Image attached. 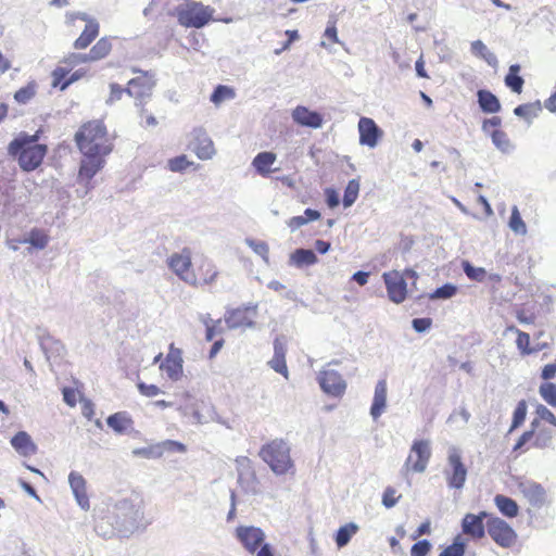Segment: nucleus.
I'll use <instances>...</instances> for the list:
<instances>
[{
    "label": "nucleus",
    "instance_id": "0eeeda50",
    "mask_svg": "<svg viewBox=\"0 0 556 556\" xmlns=\"http://www.w3.org/2000/svg\"><path fill=\"white\" fill-rule=\"evenodd\" d=\"M236 538L243 547L256 556H275L273 547L265 543V533L253 526H239L236 529Z\"/></svg>",
    "mask_w": 556,
    "mask_h": 556
},
{
    "label": "nucleus",
    "instance_id": "423d86ee",
    "mask_svg": "<svg viewBox=\"0 0 556 556\" xmlns=\"http://www.w3.org/2000/svg\"><path fill=\"white\" fill-rule=\"evenodd\" d=\"M80 63V54L70 53L65 58L60 61V65H58L51 73V85L53 88H59L60 90H65L70 85L79 80L85 76L86 71L77 70L74 73H71L73 68Z\"/></svg>",
    "mask_w": 556,
    "mask_h": 556
},
{
    "label": "nucleus",
    "instance_id": "ddd939ff",
    "mask_svg": "<svg viewBox=\"0 0 556 556\" xmlns=\"http://www.w3.org/2000/svg\"><path fill=\"white\" fill-rule=\"evenodd\" d=\"M431 457V450L428 440H415L410 452L403 466L405 475L408 472L421 473L426 470Z\"/></svg>",
    "mask_w": 556,
    "mask_h": 556
},
{
    "label": "nucleus",
    "instance_id": "7c9ffc66",
    "mask_svg": "<svg viewBox=\"0 0 556 556\" xmlns=\"http://www.w3.org/2000/svg\"><path fill=\"white\" fill-rule=\"evenodd\" d=\"M477 97L479 106L484 113H497L501 110L498 99L491 91L481 89Z\"/></svg>",
    "mask_w": 556,
    "mask_h": 556
},
{
    "label": "nucleus",
    "instance_id": "c9c22d12",
    "mask_svg": "<svg viewBox=\"0 0 556 556\" xmlns=\"http://www.w3.org/2000/svg\"><path fill=\"white\" fill-rule=\"evenodd\" d=\"M38 91V84L36 80L28 81L25 86L21 87L14 93V100L20 104H27L33 100Z\"/></svg>",
    "mask_w": 556,
    "mask_h": 556
},
{
    "label": "nucleus",
    "instance_id": "a19ab883",
    "mask_svg": "<svg viewBox=\"0 0 556 556\" xmlns=\"http://www.w3.org/2000/svg\"><path fill=\"white\" fill-rule=\"evenodd\" d=\"M235 98V90L231 87L225 85H218L211 96V101L215 105L222 104L226 100Z\"/></svg>",
    "mask_w": 556,
    "mask_h": 556
},
{
    "label": "nucleus",
    "instance_id": "a211bd4d",
    "mask_svg": "<svg viewBox=\"0 0 556 556\" xmlns=\"http://www.w3.org/2000/svg\"><path fill=\"white\" fill-rule=\"evenodd\" d=\"M318 382L325 393L337 397L342 396L346 389L345 381L336 370H321Z\"/></svg>",
    "mask_w": 556,
    "mask_h": 556
},
{
    "label": "nucleus",
    "instance_id": "c03bdc74",
    "mask_svg": "<svg viewBox=\"0 0 556 556\" xmlns=\"http://www.w3.org/2000/svg\"><path fill=\"white\" fill-rule=\"evenodd\" d=\"M156 448L159 450L156 453L157 456H161L164 452L185 453L187 451L185 444L174 440H165L157 444Z\"/></svg>",
    "mask_w": 556,
    "mask_h": 556
},
{
    "label": "nucleus",
    "instance_id": "09e8293b",
    "mask_svg": "<svg viewBox=\"0 0 556 556\" xmlns=\"http://www.w3.org/2000/svg\"><path fill=\"white\" fill-rule=\"evenodd\" d=\"M527 408L528 406L525 400L518 402L514 410L513 422L509 429L510 432L525 422L527 416Z\"/></svg>",
    "mask_w": 556,
    "mask_h": 556
},
{
    "label": "nucleus",
    "instance_id": "f3484780",
    "mask_svg": "<svg viewBox=\"0 0 556 556\" xmlns=\"http://www.w3.org/2000/svg\"><path fill=\"white\" fill-rule=\"evenodd\" d=\"M192 263V251L189 248H184L167 258L168 268L184 282H186V277L190 273Z\"/></svg>",
    "mask_w": 556,
    "mask_h": 556
},
{
    "label": "nucleus",
    "instance_id": "f257e3e1",
    "mask_svg": "<svg viewBox=\"0 0 556 556\" xmlns=\"http://www.w3.org/2000/svg\"><path fill=\"white\" fill-rule=\"evenodd\" d=\"M74 140L81 153L77 181L88 186L102 170L106 156L114 150L113 138L102 121L92 119L81 124Z\"/></svg>",
    "mask_w": 556,
    "mask_h": 556
},
{
    "label": "nucleus",
    "instance_id": "0e129e2a",
    "mask_svg": "<svg viewBox=\"0 0 556 556\" xmlns=\"http://www.w3.org/2000/svg\"><path fill=\"white\" fill-rule=\"evenodd\" d=\"M413 328L417 331V332H424L426 330H428L431 325H432V319L431 318H415L413 319Z\"/></svg>",
    "mask_w": 556,
    "mask_h": 556
},
{
    "label": "nucleus",
    "instance_id": "20e7f679",
    "mask_svg": "<svg viewBox=\"0 0 556 556\" xmlns=\"http://www.w3.org/2000/svg\"><path fill=\"white\" fill-rule=\"evenodd\" d=\"M214 10L201 2L188 0L174 10L178 23L187 28H201L213 17Z\"/></svg>",
    "mask_w": 556,
    "mask_h": 556
},
{
    "label": "nucleus",
    "instance_id": "338daca9",
    "mask_svg": "<svg viewBox=\"0 0 556 556\" xmlns=\"http://www.w3.org/2000/svg\"><path fill=\"white\" fill-rule=\"evenodd\" d=\"M556 375V364H547L542 369V378L545 380L554 378Z\"/></svg>",
    "mask_w": 556,
    "mask_h": 556
},
{
    "label": "nucleus",
    "instance_id": "39448f33",
    "mask_svg": "<svg viewBox=\"0 0 556 556\" xmlns=\"http://www.w3.org/2000/svg\"><path fill=\"white\" fill-rule=\"evenodd\" d=\"M555 432L556 428L547 427L545 424L540 422V420H532L531 429L520 435L514 446V452L521 454L531 447H549Z\"/></svg>",
    "mask_w": 556,
    "mask_h": 556
},
{
    "label": "nucleus",
    "instance_id": "680f3d73",
    "mask_svg": "<svg viewBox=\"0 0 556 556\" xmlns=\"http://www.w3.org/2000/svg\"><path fill=\"white\" fill-rule=\"evenodd\" d=\"M324 36H325V38L328 39V41L331 45H334V43L339 42L336 21H329L328 22V25H327V27L325 29Z\"/></svg>",
    "mask_w": 556,
    "mask_h": 556
},
{
    "label": "nucleus",
    "instance_id": "412c9836",
    "mask_svg": "<svg viewBox=\"0 0 556 556\" xmlns=\"http://www.w3.org/2000/svg\"><path fill=\"white\" fill-rule=\"evenodd\" d=\"M192 138L190 148L200 160H211L215 155L214 143L203 129H194Z\"/></svg>",
    "mask_w": 556,
    "mask_h": 556
},
{
    "label": "nucleus",
    "instance_id": "473e14b6",
    "mask_svg": "<svg viewBox=\"0 0 556 556\" xmlns=\"http://www.w3.org/2000/svg\"><path fill=\"white\" fill-rule=\"evenodd\" d=\"M106 424L114 431L123 433L132 427L134 421L127 413L118 412L109 416Z\"/></svg>",
    "mask_w": 556,
    "mask_h": 556
},
{
    "label": "nucleus",
    "instance_id": "dca6fc26",
    "mask_svg": "<svg viewBox=\"0 0 556 556\" xmlns=\"http://www.w3.org/2000/svg\"><path fill=\"white\" fill-rule=\"evenodd\" d=\"M501 118L498 116H493L488 118L482 124L483 131L490 134L493 143L495 147L504 153H508L513 151L514 144L511 143L507 134L500 128Z\"/></svg>",
    "mask_w": 556,
    "mask_h": 556
},
{
    "label": "nucleus",
    "instance_id": "69168bd1",
    "mask_svg": "<svg viewBox=\"0 0 556 556\" xmlns=\"http://www.w3.org/2000/svg\"><path fill=\"white\" fill-rule=\"evenodd\" d=\"M431 531V522L429 520L422 522L416 531L413 533L412 539L417 540L418 538L429 534Z\"/></svg>",
    "mask_w": 556,
    "mask_h": 556
},
{
    "label": "nucleus",
    "instance_id": "8fccbe9b",
    "mask_svg": "<svg viewBox=\"0 0 556 556\" xmlns=\"http://www.w3.org/2000/svg\"><path fill=\"white\" fill-rule=\"evenodd\" d=\"M220 319L217 320H205V340L212 341L217 334L223 332V328L220 327Z\"/></svg>",
    "mask_w": 556,
    "mask_h": 556
},
{
    "label": "nucleus",
    "instance_id": "a878e982",
    "mask_svg": "<svg viewBox=\"0 0 556 556\" xmlns=\"http://www.w3.org/2000/svg\"><path fill=\"white\" fill-rule=\"evenodd\" d=\"M276 160L277 155L274 152H260L253 159L252 166L262 177H269L271 173L279 170V168H273Z\"/></svg>",
    "mask_w": 556,
    "mask_h": 556
},
{
    "label": "nucleus",
    "instance_id": "5701e85b",
    "mask_svg": "<svg viewBox=\"0 0 556 556\" xmlns=\"http://www.w3.org/2000/svg\"><path fill=\"white\" fill-rule=\"evenodd\" d=\"M292 118L298 125L311 128H319L324 122L321 114L311 111L304 105H298L292 111Z\"/></svg>",
    "mask_w": 556,
    "mask_h": 556
},
{
    "label": "nucleus",
    "instance_id": "2f4dec72",
    "mask_svg": "<svg viewBox=\"0 0 556 556\" xmlns=\"http://www.w3.org/2000/svg\"><path fill=\"white\" fill-rule=\"evenodd\" d=\"M494 503L503 516L508 518H515L518 516L519 506L513 498L503 494H497L494 497Z\"/></svg>",
    "mask_w": 556,
    "mask_h": 556
},
{
    "label": "nucleus",
    "instance_id": "864d4df0",
    "mask_svg": "<svg viewBox=\"0 0 556 556\" xmlns=\"http://www.w3.org/2000/svg\"><path fill=\"white\" fill-rule=\"evenodd\" d=\"M509 226L517 233L526 232V224L523 223L520 213L516 207L511 211Z\"/></svg>",
    "mask_w": 556,
    "mask_h": 556
},
{
    "label": "nucleus",
    "instance_id": "2eb2a0df",
    "mask_svg": "<svg viewBox=\"0 0 556 556\" xmlns=\"http://www.w3.org/2000/svg\"><path fill=\"white\" fill-rule=\"evenodd\" d=\"M492 514L480 511L479 514H466L462 520V531L471 540L478 541L485 536L486 522Z\"/></svg>",
    "mask_w": 556,
    "mask_h": 556
},
{
    "label": "nucleus",
    "instance_id": "6ab92c4d",
    "mask_svg": "<svg viewBox=\"0 0 556 556\" xmlns=\"http://www.w3.org/2000/svg\"><path fill=\"white\" fill-rule=\"evenodd\" d=\"M359 143L375 148L383 136L382 129L370 117H361L358 121Z\"/></svg>",
    "mask_w": 556,
    "mask_h": 556
},
{
    "label": "nucleus",
    "instance_id": "ea45409f",
    "mask_svg": "<svg viewBox=\"0 0 556 556\" xmlns=\"http://www.w3.org/2000/svg\"><path fill=\"white\" fill-rule=\"evenodd\" d=\"M359 181L358 179H351L344 190L343 205L344 207L351 206L358 198Z\"/></svg>",
    "mask_w": 556,
    "mask_h": 556
},
{
    "label": "nucleus",
    "instance_id": "6e6552de",
    "mask_svg": "<svg viewBox=\"0 0 556 556\" xmlns=\"http://www.w3.org/2000/svg\"><path fill=\"white\" fill-rule=\"evenodd\" d=\"M65 23L68 27H76L77 21L85 23V27L79 37L74 41L73 47L76 50H84L88 48L92 41L99 36L100 24L99 22L83 12H70L65 16Z\"/></svg>",
    "mask_w": 556,
    "mask_h": 556
},
{
    "label": "nucleus",
    "instance_id": "9d476101",
    "mask_svg": "<svg viewBox=\"0 0 556 556\" xmlns=\"http://www.w3.org/2000/svg\"><path fill=\"white\" fill-rule=\"evenodd\" d=\"M389 299L400 304L407 296V285L405 278H417V274L413 269H405L403 273L399 270L386 271L382 275Z\"/></svg>",
    "mask_w": 556,
    "mask_h": 556
},
{
    "label": "nucleus",
    "instance_id": "72a5a7b5",
    "mask_svg": "<svg viewBox=\"0 0 556 556\" xmlns=\"http://www.w3.org/2000/svg\"><path fill=\"white\" fill-rule=\"evenodd\" d=\"M521 67L519 64H513L508 68V73L505 76V85L515 93L520 94L523 89L525 80L519 75Z\"/></svg>",
    "mask_w": 556,
    "mask_h": 556
},
{
    "label": "nucleus",
    "instance_id": "de8ad7c7",
    "mask_svg": "<svg viewBox=\"0 0 556 556\" xmlns=\"http://www.w3.org/2000/svg\"><path fill=\"white\" fill-rule=\"evenodd\" d=\"M192 165H194V163L189 161L185 154L172 157L167 162L168 169L174 173L184 172Z\"/></svg>",
    "mask_w": 556,
    "mask_h": 556
},
{
    "label": "nucleus",
    "instance_id": "4468645a",
    "mask_svg": "<svg viewBox=\"0 0 556 556\" xmlns=\"http://www.w3.org/2000/svg\"><path fill=\"white\" fill-rule=\"evenodd\" d=\"M163 354L159 353L153 363H160V369L166 374V377L172 381H178L184 376V359L182 351L175 346L174 343L169 344L168 353L164 359Z\"/></svg>",
    "mask_w": 556,
    "mask_h": 556
},
{
    "label": "nucleus",
    "instance_id": "37998d69",
    "mask_svg": "<svg viewBox=\"0 0 556 556\" xmlns=\"http://www.w3.org/2000/svg\"><path fill=\"white\" fill-rule=\"evenodd\" d=\"M357 531V527L354 525V523H348L343 527H341L338 531H337V535H336V543L339 547H343L345 546L351 538L356 533Z\"/></svg>",
    "mask_w": 556,
    "mask_h": 556
},
{
    "label": "nucleus",
    "instance_id": "3c124183",
    "mask_svg": "<svg viewBox=\"0 0 556 556\" xmlns=\"http://www.w3.org/2000/svg\"><path fill=\"white\" fill-rule=\"evenodd\" d=\"M457 292V288L452 283H446L430 295L431 299H450Z\"/></svg>",
    "mask_w": 556,
    "mask_h": 556
},
{
    "label": "nucleus",
    "instance_id": "79ce46f5",
    "mask_svg": "<svg viewBox=\"0 0 556 556\" xmlns=\"http://www.w3.org/2000/svg\"><path fill=\"white\" fill-rule=\"evenodd\" d=\"M462 267L466 276L477 282H482L486 279V271L482 267H475L468 261H463Z\"/></svg>",
    "mask_w": 556,
    "mask_h": 556
},
{
    "label": "nucleus",
    "instance_id": "393cba45",
    "mask_svg": "<svg viewBox=\"0 0 556 556\" xmlns=\"http://www.w3.org/2000/svg\"><path fill=\"white\" fill-rule=\"evenodd\" d=\"M287 346L286 342L281 338H276L274 341V356L269 361L270 367L281 374L285 378H288V367L286 363Z\"/></svg>",
    "mask_w": 556,
    "mask_h": 556
},
{
    "label": "nucleus",
    "instance_id": "aec40b11",
    "mask_svg": "<svg viewBox=\"0 0 556 556\" xmlns=\"http://www.w3.org/2000/svg\"><path fill=\"white\" fill-rule=\"evenodd\" d=\"M448 465L451 470L446 472L447 483L451 488L460 489L465 484L467 469L462 462V457L456 450L448 454Z\"/></svg>",
    "mask_w": 556,
    "mask_h": 556
},
{
    "label": "nucleus",
    "instance_id": "58836bf2",
    "mask_svg": "<svg viewBox=\"0 0 556 556\" xmlns=\"http://www.w3.org/2000/svg\"><path fill=\"white\" fill-rule=\"evenodd\" d=\"M23 243H30L34 248L42 250L48 245L49 242V236L48 233L42 229H31L28 238L22 241Z\"/></svg>",
    "mask_w": 556,
    "mask_h": 556
},
{
    "label": "nucleus",
    "instance_id": "49530a36",
    "mask_svg": "<svg viewBox=\"0 0 556 556\" xmlns=\"http://www.w3.org/2000/svg\"><path fill=\"white\" fill-rule=\"evenodd\" d=\"M536 417L533 420H540L547 427L556 428V416L544 405H538L535 409Z\"/></svg>",
    "mask_w": 556,
    "mask_h": 556
},
{
    "label": "nucleus",
    "instance_id": "13d9d810",
    "mask_svg": "<svg viewBox=\"0 0 556 556\" xmlns=\"http://www.w3.org/2000/svg\"><path fill=\"white\" fill-rule=\"evenodd\" d=\"M137 388L140 394L147 397H153L161 393V389L156 384H148L142 381L137 383Z\"/></svg>",
    "mask_w": 556,
    "mask_h": 556
},
{
    "label": "nucleus",
    "instance_id": "cd10ccee",
    "mask_svg": "<svg viewBox=\"0 0 556 556\" xmlns=\"http://www.w3.org/2000/svg\"><path fill=\"white\" fill-rule=\"evenodd\" d=\"M111 39L108 37H102L92 46L88 54H80V63L102 60L106 58L111 53Z\"/></svg>",
    "mask_w": 556,
    "mask_h": 556
},
{
    "label": "nucleus",
    "instance_id": "4c0bfd02",
    "mask_svg": "<svg viewBox=\"0 0 556 556\" xmlns=\"http://www.w3.org/2000/svg\"><path fill=\"white\" fill-rule=\"evenodd\" d=\"M471 52L481 59H483L489 65L496 66L497 58L494 53L489 51L486 46L481 40H475L470 46Z\"/></svg>",
    "mask_w": 556,
    "mask_h": 556
},
{
    "label": "nucleus",
    "instance_id": "f704fd0d",
    "mask_svg": "<svg viewBox=\"0 0 556 556\" xmlns=\"http://www.w3.org/2000/svg\"><path fill=\"white\" fill-rule=\"evenodd\" d=\"M318 261L316 254L312 250L296 249L291 254V262L296 267L312 266Z\"/></svg>",
    "mask_w": 556,
    "mask_h": 556
},
{
    "label": "nucleus",
    "instance_id": "a18cd8bd",
    "mask_svg": "<svg viewBox=\"0 0 556 556\" xmlns=\"http://www.w3.org/2000/svg\"><path fill=\"white\" fill-rule=\"evenodd\" d=\"M539 393L547 404L556 407V383L543 382L540 386Z\"/></svg>",
    "mask_w": 556,
    "mask_h": 556
},
{
    "label": "nucleus",
    "instance_id": "774afa93",
    "mask_svg": "<svg viewBox=\"0 0 556 556\" xmlns=\"http://www.w3.org/2000/svg\"><path fill=\"white\" fill-rule=\"evenodd\" d=\"M140 108V115L142 118H144V126H155L157 124L156 118L153 115L149 114L148 111L143 108V105Z\"/></svg>",
    "mask_w": 556,
    "mask_h": 556
},
{
    "label": "nucleus",
    "instance_id": "4d7b16f0",
    "mask_svg": "<svg viewBox=\"0 0 556 556\" xmlns=\"http://www.w3.org/2000/svg\"><path fill=\"white\" fill-rule=\"evenodd\" d=\"M431 544L428 540L416 542L410 548V556H427L431 551Z\"/></svg>",
    "mask_w": 556,
    "mask_h": 556
},
{
    "label": "nucleus",
    "instance_id": "f8f14e48",
    "mask_svg": "<svg viewBox=\"0 0 556 556\" xmlns=\"http://www.w3.org/2000/svg\"><path fill=\"white\" fill-rule=\"evenodd\" d=\"M132 73H138V76L127 83L126 93L136 100L137 106H142L147 99L151 97L155 80L149 72L134 68Z\"/></svg>",
    "mask_w": 556,
    "mask_h": 556
},
{
    "label": "nucleus",
    "instance_id": "c756f323",
    "mask_svg": "<svg viewBox=\"0 0 556 556\" xmlns=\"http://www.w3.org/2000/svg\"><path fill=\"white\" fill-rule=\"evenodd\" d=\"M11 445L22 456H30L37 452V446L30 435L25 431H18L12 439Z\"/></svg>",
    "mask_w": 556,
    "mask_h": 556
},
{
    "label": "nucleus",
    "instance_id": "c85d7f7f",
    "mask_svg": "<svg viewBox=\"0 0 556 556\" xmlns=\"http://www.w3.org/2000/svg\"><path fill=\"white\" fill-rule=\"evenodd\" d=\"M506 331L516 334V346L521 356H528L541 350L539 346H532L529 333L518 329L516 326H507Z\"/></svg>",
    "mask_w": 556,
    "mask_h": 556
},
{
    "label": "nucleus",
    "instance_id": "1a4fd4ad",
    "mask_svg": "<svg viewBox=\"0 0 556 556\" xmlns=\"http://www.w3.org/2000/svg\"><path fill=\"white\" fill-rule=\"evenodd\" d=\"M218 276L219 271L216 265L210 258L201 256L192 263L185 283L195 288L211 286L216 282Z\"/></svg>",
    "mask_w": 556,
    "mask_h": 556
},
{
    "label": "nucleus",
    "instance_id": "4be33fe9",
    "mask_svg": "<svg viewBox=\"0 0 556 556\" xmlns=\"http://www.w3.org/2000/svg\"><path fill=\"white\" fill-rule=\"evenodd\" d=\"M68 482H70L71 489L75 495V498H76L78 505L83 509L88 510L90 507V503H89V496L87 493L86 479L79 472L72 471L68 475Z\"/></svg>",
    "mask_w": 556,
    "mask_h": 556
},
{
    "label": "nucleus",
    "instance_id": "052dcab7",
    "mask_svg": "<svg viewBox=\"0 0 556 556\" xmlns=\"http://www.w3.org/2000/svg\"><path fill=\"white\" fill-rule=\"evenodd\" d=\"M465 545L463 543H453L442 551L440 556H464Z\"/></svg>",
    "mask_w": 556,
    "mask_h": 556
},
{
    "label": "nucleus",
    "instance_id": "e433bc0d",
    "mask_svg": "<svg viewBox=\"0 0 556 556\" xmlns=\"http://www.w3.org/2000/svg\"><path fill=\"white\" fill-rule=\"evenodd\" d=\"M320 218V213L313 208H306L304 215L293 216L288 220L289 228L294 231L311 220H317Z\"/></svg>",
    "mask_w": 556,
    "mask_h": 556
},
{
    "label": "nucleus",
    "instance_id": "e2e57ef3",
    "mask_svg": "<svg viewBox=\"0 0 556 556\" xmlns=\"http://www.w3.org/2000/svg\"><path fill=\"white\" fill-rule=\"evenodd\" d=\"M325 197H326L327 205L330 208H333L339 205V203H340L339 194L333 188L325 189Z\"/></svg>",
    "mask_w": 556,
    "mask_h": 556
},
{
    "label": "nucleus",
    "instance_id": "6e6d98bb",
    "mask_svg": "<svg viewBox=\"0 0 556 556\" xmlns=\"http://www.w3.org/2000/svg\"><path fill=\"white\" fill-rule=\"evenodd\" d=\"M401 498V494H397L396 490L392 486H388L382 495V504L387 508L393 507L399 500Z\"/></svg>",
    "mask_w": 556,
    "mask_h": 556
},
{
    "label": "nucleus",
    "instance_id": "9b49d317",
    "mask_svg": "<svg viewBox=\"0 0 556 556\" xmlns=\"http://www.w3.org/2000/svg\"><path fill=\"white\" fill-rule=\"evenodd\" d=\"M486 532L492 541L502 548H511L518 540L517 532L509 523L494 515L486 520Z\"/></svg>",
    "mask_w": 556,
    "mask_h": 556
},
{
    "label": "nucleus",
    "instance_id": "bb28decb",
    "mask_svg": "<svg viewBox=\"0 0 556 556\" xmlns=\"http://www.w3.org/2000/svg\"><path fill=\"white\" fill-rule=\"evenodd\" d=\"M387 393H388L387 380L381 379L377 382V384L375 387L374 400H372V404L370 407V415L372 416L374 419L379 418L382 415V413L384 412L386 406H387Z\"/></svg>",
    "mask_w": 556,
    "mask_h": 556
},
{
    "label": "nucleus",
    "instance_id": "b1692460",
    "mask_svg": "<svg viewBox=\"0 0 556 556\" xmlns=\"http://www.w3.org/2000/svg\"><path fill=\"white\" fill-rule=\"evenodd\" d=\"M252 313L249 307L229 309L225 314V323L230 329L251 327L253 325Z\"/></svg>",
    "mask_w": 556,
    "mask_h": 556
},
{
    "label": "nucleus",
    "instance_id": "7ed1b4c3",
    "mask_svg": "<svg viewBox=\"0 0 556 556\" xmlns=\"http://www.w3.org/2000/svg\"><path fill=\"white\" fill-rule=\"evenodd\" d=\"M258 456L276 475H286L293 468L290 447L282 439H275L264 444Z\"/></svg>",
    "mask_w": 556,
    "mask_h": 556
},
{
    "label": "nucleus",
    "instance_id": "f03ea898",
    "mask_svg": "<svg viewBox=\"0 0 556 556\" xmlns=\"http://www.w3.org/2000/svg\"><path fill=\"white\" fill-rule=\"evenodd\" d=\"M42 132L41 128L33 135L22 131L9 143L8 153L16 160L23 172H34L43 163L49 148L39 142Z\"/></svg>",
    "mask_w": 556,
    "mask_h": 556
},
{
    "label": "nucleus",
    "instance_id": "bf43d9fd",
    "mask_svg": "<svg viewBox=\"0 0 556 556\" xmlns=\"http://www.w3.org/2000/svg\"><path fill=\"white\" fill-rule=\"evenodd\" d=\"M126 93V88H123L121 85L116 83L110 84V96L108 99V103H113L122 99L123 94Z\"/></svg>",
    "mask_w": 556,
    "mask_h": 556
},
{
    "label": "nucleus",
    "instance_id": "603ef678",
    "mask_svg": "<svg viewBox=\"0 0 556 556\" xmlns=\"http://www.w3.org/2000/svg\"><path fill=\"white\" fill-rule=\"evenodd\" d=\"M539 109V105L532 103L520 104L517 108H515L514 113L519 117L531 118L536 114V111Z\"/></svg>",
    "mask_w": 556,
    "mask_h": 556
},
{
    "label": "nucleus",
    "instance_id": "5fc2aeb1",
    "mask_svg": "<svg viewBox=\"0 0 556 556\" xmlns=\"http://www.w3.org/2000/svg\"><path fill=\"white\" fill-rule=\"evenodd\" d=\"M247 243L257 255L262 256L265 261L268 260L269 248L266 242L248 239Z\"/></svg>",
    "mask_w": 556,
    "mask_h": 556
}]
</instances>
